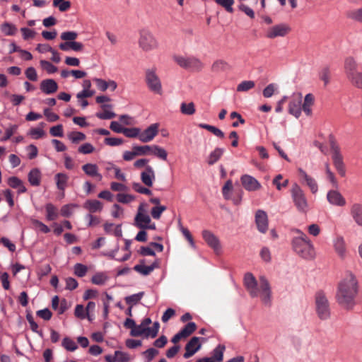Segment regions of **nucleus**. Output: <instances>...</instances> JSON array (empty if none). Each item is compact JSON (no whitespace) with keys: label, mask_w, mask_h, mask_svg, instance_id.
I'll list each match as a JSON object with an SVG mask.
<instances>
[{"label":"nucleus","mask_w":362,"mask_h":362,"mask_svg":"<svg viewBox=\"0 0 362 362\" xmlns=\"http://www.w3.org/2000/svg\"><path fill=\"white\" fill-rule=\"evenodd\" d=\"M358 281L351 274H347L339 283L336 299L344 308L351 310L356 304L355 298L358 294Z\"/></svg>","instance_id":"1"},{"label":"nucleus","mask_w":362,"mask_h":362,"mask_svg":"<svg viewBox=\"0 0 362 362\" xmlns=\"http://www.w3.org/2000/svg\"><path fill=\"white\" fill-rule=\"evenodd\" d=\"M244 285L251 297L259 296L263 304L271 305L272 291L265 276H259L258 282L252 273L247 272L244 276Z\"/></svg>","instance_id":"2"},{"label":"nucleus","mask_w":362,"mask_h":362,"mask_svg":"<svg viewBox=\"0 0 362 362\" xmlns=\"http://www.w3.org/2000/svg\"><path fill=\"white\" fill-rule=\"evenodd\" d=\"M292 247L293 251L303 259H313L315 257V250L309 238H293Z\"/></svg>","instance_id":"3"},{"label":"nucleus","mask_w":362,"mask_h":362,"mask_svg":"<svg viewBox=\"0 0 362 362\" xmlns=\"http://www.w3.org/2000/svg\"><path fill=\"white\" fill-rule=\"evenodd\" d=\"M358 63L352 57L344 61V71L349 81L355 87L362 89V72L358 69Z\"/></svg>","instance_id":"4"},{"label":"nucleus","mask_w":362,"mask_h":362,"mask_svg":"<svg viewBox=\"0 0 362 362\" xmlns=\"http://www.w3.org/2000/svg\"><path fill=\"white\" fill-rule=\"evenodd\" d=\"M329 142L333 165L338 173L341 177H344L346 175V168L343 160V156L340 151V148L332 136H329Z\"/></svg>","instance_id":"5"},{"label":"nucleus","mask_w":362,"mask_h":362,"mask_svg":"<svg viewBox=\"0 0 362 362\" xmlns=\"http://www.w3.org/2000/svg\"><path fill=\"white\" fill-rule=\"evenodd\" d=\"M291 195L297 210L301 213H307L309 210V204L305 192L298 184L293 185Z\"/></svg>","instance_id":"6"},{"label":"nucleus","mask_w":362,"mask_h":362,"mask_svg":"<svg viewBox=\"0 0 362 362\" xmlns=\"http://www.w3.org/2000/svg\"><path fill=\"white\" fill-rule=\"evenodd\" d=\"M138 45L144 52H148L158 48L159 43L156 37L148 30H141L139 32Z\"/></svg>","instance_id":"7"},{"label":"nucleus","mask_w":362,"mask_h":362,"mask_svg":"<svg viewBox=\"0 0 362 362\" xmlns=\"http://www.w3.org/2000/svg\"><path fill=\"white\" fill-rule=\"evenodd\" d=\"M315 308L320 320H326L330 317V305L326 294L318 291L315 295Z\"/></svg>","instance_id":"8"},{"label":"nucleus","mask_w":362,"mask_h":362,"mask_svg":"<svg viewBox=\"0 0 362 362\" xmlns=\"http://www.w3.org/2000/svg\"><path fill=\"white\" fill-rule=\"evenodd\" d=\"M134 222L135 226L141 229L156 230V224L151 222V217L147 214L144 204L139 206Z\"/></svg>","instance_id":"9"},{"label":"nucleus","mask_w":362,"mask_h":362,"mask_svg":"<svg viewBox=\"0 0 362 362\" xmlns=\"http://www.w3.org/2000/svg\"><path fill=\"white\" fill-rule=\"evenodd\" d=\"M145 81L151 91L158 95L163 94L162 83L156 69L151 68L146 71Z\"/></svg>","instance_id":"10"},{"label":"nucleus","mask_w":362,"mask_h":362,"mask_svg":"<svg viewBox=\"0 0 362 362\" xmlns=\"http://www.w3.org/2000/svg\"><path fill=\"white\" fill-rule=\"evenodd\" d=\"M291 31V27L286 23H279L268 28L265 37L268 39L284 37Z\"/></svg>","instance_id":"11"},{"label":"nucleus","mask_w":362,"mask_h":362,"mask_svg":"<svg viewBox=\"0 0 362 362\" xmlns=\"http://www.w3.org/2000/svg\"><path fill=\"white\" fill-rule=\"evenodd\" d=\"M159 124L154 123L151 124L144 132L140 131L139 140L143 143L151 141L158 134Z\"/></svg>","instance_id":"12"},{"label":"nucleus","mask_w":362,"mask_h":362,"mask_svg":"<svg viewBox=\"0 0 362 362\" xmlns=\"http://www.w3.org/2000/svg\"><path fill=\"white\" fill-rule=\"evenodd\" d=\"M240 181L243 187L250 192L259 190L262 185L259 181L254 177L249 175H243L240 177Z\"/></svg>","instance_id":"13"},{"label":"nucleus","mask_w":362,"mask_h":362,"mask_svg":"<svg viewBox=\"0 0 362 362\" xmlns=\"http://www.w3.org/2000/svg\"><path fill=\"white\" fill-rule=\"evenodd\" d=\"M327 199L331 205L336 206L342 207L346 204L345 198L336 189H331L327 192Z\"/></svg>","instance_id":"14"},{"label":"nucleus","mask_w":362,"mask_h":362,"mask_svg":"<svg viewBox=\"0 0 362 362\" xmlns=\"http://www.w3.org/2000/svg\"><path fill=\"white\" fill-rule=\"evenodd\" d=\"M255 223L258 230L262 233H265L268 230V216L263 210H257L255 214Z\"/></svg>","instance_id":"15"},{"label":"nucleus","mask_w":362,"mask_h":362,"mask_svg":"<svg viewBox=\"0 0 362 362\" xmlns=\"http://www.w3.org/2000/svg\"><path fill=\"white\" fill-rule=\"evenodd\" d=\"M202 237L207 245L216 252L221 250V244L219 240L212 232L204 230L202 231Z\"/></svg>","instance_id":"16"},{"label":"nucleus","mask_w":362,"mask_h":362,"mask_svg":"<svg viewBox=\"0 0 362 362\" xmlns=\"http://www.w3.org/2000/svg\"><path fill=\"white\" fill-rule=\"evenodd\" d=\"M225 346L219 344L213 351L211 357H204L199 358L197 362H221L223 359V352L225 351Z\"/></svg>","instance_id":"17"},{"label":"nucleus","mask_w":362,"mask_h":362,"mask_svg":"<svg viewBox=\"0 0 362 362\" xmlns=\"http://www.w3.org/2000/svg\"><path fill=\"white\" fill-rule=\"evenodd\" d=\"M200 348L201 344L199 343V338L193 337L185 346V353L183 355L184 358H188L192 356Z\"/></svg>","instance_id":"18"},{"label":"nucleus","mask_w":362,"mask_h":362,"mask_svg":"<svg viewBox=\"0 0 362 362\" xmlns=\"http://www.w3.org/2000/svg\"><path fill=\"white\" fill-rule=\"evenodd\" d=\"M156 180V173L151 165L146 166L144 171L141 173V180L147 187H152Z\"/></svg>","instance_id":"19"},{"label":"nucleus","mask_w":362,"mask_h":362,"mask_svg":"<svg viewBox=\"0 0 362 362\" xmlns=\"http://www.w3.org/2000/svg\"><path fill=\"white\" fill-rule=\"evenodd\" d=\"M298 173L303 183H305L310 188L312 193L315 194L318 190V186L315 180L308 175L302 168L298 169Z\"/></svg>","instance_id":"20"},{"label":"nucleus","mask_w":362,"mask_h":362,"mask_svg":"<svg viewBox=\"0 0 362 362\" xmlns=\"http://www.w3.org/2000/svg\"><path fill=\"white\" fill-rule=\"evenodd\" d=\"M40 88L44 93L49 95L58 90V84L54 79H45L41 81Z\"/></svg>","instance_id":"21"},{"label":"nucleus","mask_w":362,"mask_h":362,"mask_svg":"<svg viewBox=\"0 0 362 362\" xmlns=\"http://www.w3.org/2000/svg\"><path fill=\"white\" fill-rule=\"evenodd\" d=\"M350 216L354 221L359 226H362V204H353L350 207Z\"/></svg>","instance_id":"22"},{"label":"nucleus","mask_w":362,"mask_h":362,"mask_svg":"<svg viewBox=\"0 0 362 362\" xmlns=\"http://www.w3.org/2000/svg\"><path fill=\"white\" fill-rule=\"evenodd\" d=\"M333 246L335 252L340 257H344L346 254V247L343 237L337 236L333 240Z\"/></svg>","instance_id":"23"},{"label":"nucleus","mask_w":362,"mask_h":362,"mask_svg":"<svg viewBox=\"0 0 362 362\" xmlns=\"http://www.w3.org/2000/svg\"><path fill=\"white\" fill-rule=\"evenodd\" d=\"M301 97L290 101L288 105V112L295 117L298 118L301 114Z\"/></svg>","instance_id":"24"},{"label":"nucleus","mask_w":362,"mask_h":362,"mask_svg":"<svg viewBox=\"0 0 362 362\" xmlns=\"http://www.w3.org/2000/svg\"><path fill=\"white\" fill-rule=\"evenodd\" d=\"M82 170L88 176L96 177L98 180L103 179V176L98 172V167L96 164L86 163L82 166Z\"/></svg>","instance_id":"25"},{"label":"nucleus","mask_w":362,"mask_h":362,"mask_svg":"<svg viewBox=\"0 0 362 362\" xmlns=\"http://www.w3.org/2000/svg\"><path fill=\"white\" fill-rule=\"evenodd\" d=\"M103 204L96 199L86 200L83 204V208L87 209L90 213L100 212L103 209Z\"/></svg>","instance_id":"26"},{"label":"nucleus","mask_w":362,"mask_h":362,"mask_svg":"<svg viewBox=\"0 0 362 362\" xmlns=\"http://www.w3.org/2000/svg\"><path fill=\"white\" fill-rule=\"evenodd\" d=\"M112 105L110 104H105L101 105V108L103 110L102 112H97L96 117L100 119H110L115 117L116 114L110 110Z\"/></svg>","instance_id":"27"},{"label":"nucleus","mask_w":362,"mask_h":362,"mask_svg":"<svg viewBox=\"0 0 362 362\" xmlns=\"http://www.w3.org/2000/svg\"><path fill=\"white\" fill-rule=\"evenodd\" d=\"M54 180L57 189L64 192L67 186L69 176L65 173H59L55 175Z\"/></svg>","instance_id":"28"},{"label":"nucleus","mask_w":362,"mask_h":362,"mask_svg":"<svg viewBox=\"0 0 362 362\" xmlns=\"http://www.w3.org/2000/svg\"><path fill=\"white\" fill-rule=\"evenodd\" d=\"M314 103V97L311 93L305 95L303 104L301 103V108L304 112L310 116L312 113L311 107Z\"/></svg>","instance_id":"29"},{"label":"nucleus","mask_w":362,"mask_h":362,"mask_svg":"<svg viewBox=\"0 0 362 362\" xmlns=\"http://www.w3.org/2000/svg\"><path fill=\"white\" fill-rule=\"evenodd\" d=\"M41 174L38 169L31 170L28 174V181L33 186H38L40 184Z\"/></svg>","instance_id":"30"},{"label":"nucleus","mask_w":362,"mask_h":362,"mask_svg":"<svg viewBox=\"0 0 362 362\" xmlns=\"http://www.w3.org/2000/svg\"><path fill=\"white\" fill-rule=\"evenodd\" d=\"M203 68L202 62L195 57H188L186 69L192 71H200Z\"/></svg>","instance_id":"31"},{"label":"nucleus","mask_w":362,"mask_h":362,"mask_svg":"<svg viewBox=\"0 0 362 362\" xmlns=\"http://www.w3.org/2000/svg\"><path fill=\"white\" fill-rule=\"evenodd\" d=\"M46 218L48 221H54L58 217L57 208L51 203L47 204L45 206Z\"/></svg>","instance_id":"32"},{"label":"nucleus","mask_w":362,"mask_h":362,"mask_svg":"<svg viewBox=\"0 0 362 362\" xmlns=\"http://www.w3.org/2000/svg\"><path fill=\"white\" fill-rule=\"evenodd\" d=\"M224 152V149L221 148H216L209 156L208 163L213 165L217 162Z\"/></svg>","instance_id":"33"},{"label":"nucleus","mask_w":362,"mask_h":362,"mask_svg":"<svg viewBox=\"0 0 362 362\" xmlns=\"http://www.w3.org/2000/svg\"><path fill=\"white\" fill-rule=\"evenodd\" d=\"M108 279L107 275L104 272H98L95 274L92 279L91 282L95 285H104Z\"/></svg>","instance_id":"34"},{"label":"nucleus","mask_w":362,"mask_h":362,"mask_svg":"<svg viewBox=\"0 0 362 362\" xmlns=\"http://www.w3.org/2000/svg\"><path fill=\"white\" fill-rule=\"evenodd\" d=\"M133 150H136L138 156L152 155L153 145L133 146Z\"/></svg>","instance_id":"35"},{"label":"nucleus","mask_w":362,"mask_h":362,"mask_svg":"<svg viewBox=\"0 0 362 362\" xmlns=\"http://www.w3.org/2000/svg\"><path fill=\"white\" fill-rule=\"evenodd\" d=\"M41 127L32 128L28 132V135L31 136L33 139H38L45 135V131L42 129L44 126L43 123H40Z\"/></svg>","instance_id":"36"},{"label":"nucleus","mask_w":362,"mask_h":362,"mask_svg":"<svg viewBox=\"0 0 362 362\" xmlns=\"http://www.w3.org/2000/svg\"><path fill=\"white\" fill-rule=\"evenodd\" d=\"M68 139L73 144H78L80 141H84L86 139V136L80 132H71L68 134Z\"/></svg>","instance_id":"37"},{"label":"nucleus","mask_w":362,"mask_h":362,"mask_svg":"<svg viewBox=\"0 0 362 362\" xmlns=\"http://www.w3.org/2000/svg\"><path fill=\"white\" fill-rule=\"evenodd\" d=\"M144 295V292H139L138 293L127 296L125 298V301L127 304H128L131 307H133L134 305L137 304L141 300Z\"/></svg>","instance_id":"38"},{"label":"nucleus","mask_w":362,"mask_h":362,"mask_svg":"<svg viewBox=\"0 0 362 362\" xmlns=\"http://www.w3.org/2000/svg\"><path fill=\"white\" fill-rule=\"evenodd\" d=\"M180 111L184 115H192L195 112V105L192 102L189 103H182L180 105Z\"/></svg>","instance_id":"39"},{"label":"nucleus","mask_w":362,"mask_h":362,"mask_svg":"<svg viewBox=\"0 0 362 362\" xmlns=\"http://www.w3.org/2000/svg\"><path fill=\"white\" fill-rule=\"evenodd\" d=\"M155 268V265L146 266L144 264H136L134 266V269L139 274L146 276L148 275Z\"/></svg>","instance_id":"40"},{"label":"nucleus","mask_w":362,"mask_h":362,"mask_svg":"<svg viewBox=\"0 0 362 362\" xmlns=\"http://www.w3.org/2000/svg\"><path fill=\"white\" fill-rule=\"evenodd\" d=\"M230 68L229 64L224 60L218 59L212 64V70L214 71H223Z\"/></svg>","instance_id":"41"},{"label":"nucleus","mask_w":362,"mask_h":362,"mask_svg":"<svg viewBox=\"0 0 362 362\" xmlns=\"http://www.w3.org/2000/svg\"><path fill=\"white\" fill-rule=\"evenodd\" d=\"M53 6L58 8L61 12H64L71 8V2L66 0H53Z\"/></svg>","instance_id":"42"},{"label":"nucleus","mask_w":362,"mask_h":362,"mask_svg":"<svg viewBox=\"0 0 362 362\" xmlns=\"http://www.w3.org/2000/svg\"><path fill=\"white\" fill-rule=\"evenodd\" d=\"M197 326L194 322H189L187 323L180 331V334L183 336L184 338L189 337L192 333H193L196 330Z\"/></svg>","instance_id":"43"},{"label":"nucleus","mask_w":362,"mask_h":362,"mask_svg":"<svg viewBox=\"0 0 362 362\" xmlns=\"http://www.w3.org/2000/svg\"><path fill=\"white\" fill-rule=\"evenodd\" d=\"M1 30L7 36L14 35L17 30L16 26L9 23H3Z\"/></svg>","instance_id":"44"},{"label":"nucleus","mask_w":362,"mask_h":362,"mask_svg":"<svg viewBox=\"0 0 362 362\" xmlns=\"http://www.w3.org/2000/svg\"><path fill=\"white\" fill-rule=\"evenodd\" d=\"M40 64L41 68L46 71L49 74H54L57 71V67L47 60H40Z\"/></svg>","instance_id":"45"},{"label":"nucleus","mask_w":362,"mask_h":362,"mask_svg":"<svg viewBox=\"0 0 362 362\" xmlns=\"http://www.w3.org/2000/svg\"><path fill=\"white\" fill-rule=\"evenodd\" d=\"M152 155H154L163 160H165L168 156L167 151L163 148L157 145H153Z\"/></svg>","instance_id":"46"},{"label":"nucleus","mask_w":362,"mask_h":362,"mask_svg":"<svg viewBox=\"0 0 362 362\" xmlns=\"http://www.w3.org/2000/svg\"><path fill=\"white\" fill-rule=\"evenodd\" d=\"M255 86V83L253 81H243L237 86V91L246 92L253 88Z\"/></svg>","instance_id":"47"},{"label":"nucleus","mask_w":362,"mask_h":362,"mask_svg":"<svg viewBox=\"0 0 362 362\" xmlns=\"http://www.w3.org/2000/svg\"><path fill=\"white\" fill-rule=\"evenodd\" d=\"M233 190V182L230 180L226 181L224 186L222 188L223 196L226 199H230L231 198V192Z\"/></svg>","instance_id":"48"},{"label":"nucleus","mask_w":362,"mask_h":362,"mask_svg":"<svg viewBox=\"0 0 362 362\" xmlns=\"http://www.w3.org/2000/svg\"><path fill=\"white\" fill-rule=\"evenodd\" d=\"M165 206H155L151 210V215L153 218L158 220L163 211L166 210Z\"/></svg>","instance_id":"49"},{"label":"nucleus","mask_w":362,"mask_h":362,"mask_svg":"<svg viewBox=\"0 0 362 362\" xmlns=\"http://www.w3.org/2000/svg\"><path fill=\"white\" fill-rule=\"evenodd\" d=\"M117 200L122 204H129L135 199L134 196L129 194L119 193L116 196Z\"/></svg>","instance_id":"50"},{"label":"nucleus","mask_w":362,"mask_h":362,"mask_svg":"<svg viewBox=\"0 0 362 362\" xmlns=\"http://www.w3.org/2000/svg\"><path fill=\"white\" fill-rule=\"evenodd\" d=\"M123 134L128 138L138 137L139 139L140 129L137 127L124 128Z\"/></svg>","instance_id":"51"},{"label":"nucleus","mask_w":362,"mask_h":362,"mask_svg":"<svg viewBox=\"0 0 362 362\" xmlns=\"http://www.w3.org/2000/svg\"><path fill=\"white\" fill-rule=\"evenodd\" d=\"M62 346L68 351H74L77 349V344L69 337H65L62 341Z\"/></svg>","instance_id":"52"},{"label":"nucleus","mask_w":362,"mask_h":362,"mask_svg":"<svg viewBox=\"0 0 362 362\" xmlns=\"http://www.w3.org/2000/svg\"><path fill=\"white\" fill-rule=\"evenodd\" d=\"M215 2L223 7L228 12L232 13L233 11L234 0H215Z\"/></svg>","instance_id":"53"},{"label":"nucleus","mask_w":362,"mask_h":362,"mask_svg":"<svg viewBox=\"0 0 362 362\" xmlns=\"http://www.w3.org/2000/svg\"><path fill=\"white\" fill-rule=\"evenodd\" d=\"M74 274L78 277L84 276L87 272L88 267L82 264L77 263L74 265Z\"/></svg>","instance_id":"54"},{"label":"nucleus","mask_w":362,"mask_h":362,"mask_svg":"<svg viewBox=\"0 0 362 362\" xmlns=\"http://www.w3.org/2000/svg\"><path fill=\"white\" fill-rule=\"evenodd\" d=\"M78 37V33L75 31H66L63 32L60 37L62 40L66 42H72L75 40Z\"/></svg>","instance_id":"55"},{"label":"nucleus","mask_w":362,"mask_h":362,"mask_svg":"<svg viewBox=\"0 0 362 362\" xmlns=\"http://www.w3.org/2000/svg\"><path fill=\"white\" fill-rule=\"evenodd\" d=\"M95 147L90 143H85L78 148V152L82 154H90L94 152Z\"/></svg>","instance_id":"56"},{"label":"nucleus","mask_w":362,"mask_h":362,"mask_svg":"<svg viewBox=\"0 0 362 362\" xmlns=\"http://www.w3.org/2000/svg\"><path fill=\"white\" fill-rule=\"evenodd\" d=\"M158 354V351L153 348H150L143 352V356L146 362L151 361L153 358Z\"/></svg>","instance_id":"57"},{"label":"nucleus","mask_w":362,"mask_h":362,"mask_svg":"<svg viewBox=\"0 0 362 362\" xmlns=\"http://www.w3.org/2000/svg\"><path fill=\"white\" fill-rule=\"evenodd\" d=\"M320 78L324 82L325 85H327L329 82L330 71L329 68H322L319 73Z\"/></svg>","instance_id":"58"},{"label":"nucleus","mask_w":362,"mask_h":362,"mask_svg":"<svg viewBox=\"0 0 362 362\" xmlns=\"http://www.w3.org/2000/svg\"><path fill=\"white\" fill-rule=\"evenodd\" d=\"M160 325L158 322H154L152 327H146V335L154 338L157 336Z\"/></svg>","instance_id":"59"},{"label":"nucleus","mask_w":362,"mask_h":362,"mask_svg":"<svg viewBox=\"0 0 362 362\" xmlns=\"http://www.w3.org/2000/svg\"><path fill=\"white\" fill-rule=\"evenodd\" d=\"M32 224L35 228L40 230V231H42L44 233H47L50 231V230L47 226H46L42 222H41L38 220H36V219L32 220Z\"/></svg>","instance_id":"60"},{"label":"nucleus","mask_w":362,"mask_h":362,"mask_svg":"<svg viewBox=\"0 0 362 362\" xmlns=\"http://www.w3.org/2000/svg\"><path fill=\"white\" fill-rule=\"evenodd\" d=\"M259 255L264 262L269 263L272 260L271 252L267 247H264L261 249Z\"/></svg>","instance_id":"61"},{"label":"nucleus","mask_w":362,"mask_h":362,"mask_svg":"<svg viewBox=\"0 0 362 362\" xmlns=\"http://www.w3.org/2000/svg\"><path fill=\"white\" fill-rule=\"evenodd\" d=\"M146 327L144 325H136L131 330V335L134 337H139L144 334H146Z\"/></svg>","instance_id":"62"},{"label":"nucleus","mask_w":362,"mask_h":362,"mask_svg":"<svg viewBox=\"0 0 362 362\" xmlns=\"http://www.w3.org/2000/svg\"><path fill=\"white\" fill-rule=\"evenodd\" d=\"M115 358L116 362H128L130 361V357L127 353L119 351L115 352Z\"/></svg>","instance_id":"63"},{"label":"nucleus","mask_w":362,"mask_h":362,"mask_svg":"<svg viewBox=\"0 0 362 362\" xmlns=\"http://www.w3.org/2000/svg\"><path fill=\"white\" fill-rule=\"evenodd\" d=\"M349 16L352 20L362 23V8L351 11Z\"/></svg>","instance_id":"64"}]
</instances>
